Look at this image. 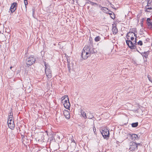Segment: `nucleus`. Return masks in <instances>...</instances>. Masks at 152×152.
<instances>
[{
    "label": "nucleus",
    "instance_id": "14",
    "mask_svg": "<svg viewBox=\"0 0 152 152\" xmlns=\"http://www.w3.org/2000/svg\"><path fill=\"white\" fill-rule=\"evenodd\" d=\"M85 55L83 54V50L82 51V53H81V57H82L84 59H86L89 56V55H86V54L85 53L84 54Z\"/></svg>",
    "mask_w": 152,
    "mask_h": 152
},
{
    "label": "nucleus",
    "instance_id": "8",
    "mask_svg": "<svg viewBox=\"0 0 152 152\" xmlns=\"http://www.w3.org/2000/svg\"><path fill=\"white\" fill-rule=\"evenodd\" d=\"M17 3H14L12 4L10 7V10L11 12L13 13L16 10V5Z\"/></svg>",
    "mask_w": 152,
    "mask_h": 152
},
{
    "label": "nucleus",
    "instance_id": "36",
    "mask_svg": "<svg viewBox=\"0 0 152 152\" xmlns=\"http://www.w3.org/2000/svg\"><path fill=\"white\" fill-rule=\"evenodd\" d=\"M107 14H109L110 15V16L111 15V14H113L112 13H110L109 12V13H107Z\"/></svg>",
    "mask_w": 152,
    "mask_h": 152
},
{
    "label": "nucleus",
    "instance_id": "35",
    "mask_svg": "<svg viewBox=\"0 0 152 152\" xmlns=\"http://www.w3.org/2000/svg\"><path fill=\"white\" fill-rule=\"evenodd\" d=\"M93 130H94V132L95 133V132L96 131V129L95 127H94L93 128Z\"/></svg>",
    "mask_w": 152,
    "mask_h": 152
},
{
    "label": "nucleus",
    "instance_id": "17",
    "mask_svg": "<svg viewBox=\"0 0 152 152\" xmlns=\"http://www.w3.org/2000/svg\"><path fill=\"white\" fill-rule=\"evenodd\" d=\"M44 64L45 68V70H48L50 69V66L48 64H46L45 62H44Z\"/></svg>",
    "mask_w": 152,
    "mask_h": 152
},
{
    "label": "nucleus",
    "instance_id": "40",
    "mask_svg": "<svg viewBox=\"0 0 152 152\" xmlns=\"http://www.w3.org/2000/svg\"><path fill=\"white\" fill-rule=\"evenodd\" d=\"M12 68V66H11V67H10V69H11Z\"/></svg>",
    "mask_w": 152,
    "mask_h": 152
},
{
    "label": "nucleus",
    "instance_id": "10",
    "mask_svg": "<svg viewBox=\"0 0 152 152\" xmlns=\"http://www.w3.org/2000/svg\"><path fill=\"white\" fill-rule=\"evenodd\" d=\"M131 139L133 141H136L139 139V137L137 135L134 134H129Z\"/></svg>",
    "mask_w": 152,
    "mask_h": 152
},
{
    "label": "nucleus",
    "instance_id": "23",
    "mask_svg": "<svg viewBox=\"0 0 152 152\" xmlns=\"http://www.w3.org/2000/svg\"><path fill=\"white\" fill-rule=\"evenodd\" d=\"M147 24H149V23H151L152 22V21H151V20L150 18H149L147 19Z\"/></svg>",
    "mask_w": 152,
    "mask_h": 152
},
{
    "label": "nucleus",
    "instance_id": "15",
    "mask_svg": "<svg viewBox=\"0 0 152 152\" xmlns=\"http://www.w3.org/2000/svg\"><path fill=\"white\" fill-rule=\"evenodd\" d=\"M113 34H116L118 32V29L116 27H114L112 29Z\"/></svg>",
    "mask_w": 152,
    "mask_h": 152
},
{
    "label": "nucleus",
    "instance_id": "6",
    "mask_svg": "<svg viewBox=\"0 0 152 152\" xmlns=\"http://www.w3.org/2000/svg\"><path fill=\"white\" fill-rule=\"evenodd\" d=\"M129 150L133 151L137 150V143L134 142H131L129 143Z\"/></svg>",
    "mask_w": 152,
    "mask_h": 152
},
{
    "label": "nucleus",
    "instance_id": "27",
    "mask_svg": "<svg viewBox=\"0 0 152 152\" xmlns=\"http://www.w3.org/2000/svg\"><path fill=\"white\" fill-rule=\"evenodd\" d=\"M137 44L140 45H142V41L140 40L138 42Z\"/></svg>",
    "mask_w": 152,
    "mask_h": 152
},
{
    "label": "nucleus",
    "instance_id": "4",
    "mask_svg": "<svg viewBox=\"0 0 152 152\" xmlns=\"http://www.w3.org/2000/svg\"><path fill=\"white\" fill-rule=\"evenodd\" d=\"M100 132L102 135L104 139L107 140L110 137V133L109 130L106 127L103 128L102 130L100 131Z\"/></svg>",
    "mask_w": 152,
    "mask_h": 152
},
{
    "label": "nucleus",
    "instance_id": "31",
    "mask_svg": "<svg viewBox=\"0 0 152 152\" xmlns=\"http://www.w3.org/2000/svg\"><path fill=\"white\" fill-rule=\"evenodd\" d=\"M148 78L149 81L152 83V80L151 79V78L150 77V76H149V75H148Z\"/></svg>",
    "mask_w": 152,
    "mask_h": 152
},
{
    "label": "nucleus",
    "instance_id": "21",
    "mask_svg": "<svg viewBox=\"0 0 152 152\" xmlns=\"http://www.w3.org/2000/svg\"><path fill=\"white\" fill-rule=\"evenodd\" d=\"M88 118L89 119H92L94 120L95 118L90 113L88 116Z\"/></svg>",
    "mask_w": 152,
    "mask_h": 152
},
{
    "label": "nucleus",
    "instance_id": "28",
    "mask_svg": "<svg viewBox=\"0 0 152 152\" xmlns=\"http://www.w3.org/2000/svg\"><path fill=\"white\" fill-rule=\"evenodd\" d=\"M110 17L113 19H114L115 18L114 13H113V14H111V15L110 16Z\"/></svg>",
    "mask_w": 152,
    "mask_h": 152
},
{
    "label": "nucleus",
    "instance_id": "32",
    "mask_svg": "<svg viewBox=\"0 0 152 152\" xmlns=\"http://www.w3.org/2000/svg\"><path fill=\"white\" fill-rule=\"evenodd\" d=\"M91 4L92 6L95 5H97V4L96 3H95V2H91Z\"/></svg>",
    "mask_w": 152,
    "mask_h": 152
},
{
    "label": "nucleus",
    "instance_id": "20",
    "mask_svg": "<svg viewBox=\"0 0 152 152\" xmlns=\"http://www.w3.org/2000/svg\"><path fill=\"white\" fill-rule=\"evenodd\" d=\"M138 123L136 122L134 123H133L132 124V127H137L138 125Z\"/></svg>",
    "mask_w": 152,
    "mask_h": 152
},
{
    "label": "nucleus",
    "instance_id": "37",
    "mask_svg": "<svg viewBox=\"0 0 152 152\" xmlns=\"http://www.w3.org/2000/svg\"><path fill=\"white\" fill-rule=\"evenodd\" d=\"M72 142H75V140H74V139H73L72 140Z\"/></svg>",
    "mask_w": 152,
    "mask_h": 152
},
{
    "label": "nucleus",
    "instance_id": "19",
    "mask_svg": "<svg viewBox=\"0 0 152 152\" xmlns=\"http://www.w3.org/2000/svg\"><path fill=\"white\" fill-rule=\"evenodd\" d=\"M101 38L99 36L96 37L94 39L95 41L96 42H97L100 40Z\"/></svg>",
    "mask_w": 152,
    "mask_h": 152
},
{
    "label": "nucleus",
    "instance_id": "12",
    "mask_svg": "<svg viewBox=\"0 0 152 152\" xmlns=\"http://www.w3.org/2000/svg\"><path fill=\"white\" fill-rule=\"evenodd\" d=\"M64 115L66 118L69 119L70 118L69 113L68 110H64Z\"/></svg>",
    "mask_w": 152,
    "mask_h": 152
},
{
    "label": "nucleus",
    "instance_id": "22",
    "mask_svg": "<svg viewBox=\"0 0 152 152\" xmlns=\"http://www.w3.org/2000/svg\"><path fill=\"white\" fill-rule=\"evenodd\" d=\"M134 37H135V40L134 41V43H133V44H134V45H135V46H136V43H137V34H136V36H134Z\"/></svg>",
    "mask_w": 152,
    "mask_h": 152
},
{
    "label": "nucleus",
    "instance_id": "33",
    "mask_svg": "<svg viewBox=\"0 0 152 152\" xmlns=\"http://www.w3.org/2000/svg\"><path fill=\"white\" fill-rule=\"evenodd\" d=\"M151 1V2H152V0H149V1H148V4L146 6V7H148L149 6H150V4H149V2H150V1Z\"/></svg>",
    "mask_w": 152,
    "mask_h": 152
},
{
    "label": "nucleus",
    "instance_id": "25",
    "mask_svg": "<svg viewBox=\"0 0 152 152\" xmlns=\"http://www.w3.org/2000/svg\"><path fill=\"white\" fill-rule=\"evenodd\" d=\"M148 28L150 29H152V22L149 24H148Z\"/></svg>",
    "mask_w": 152,
    "mask_h": 152
},
{
    "label": "nucleus",
    "instance_id": "18",
    "mask_svg": "<svg viewBox=\"0 0 152 152\" xmlns=\"http://www.w3.org/2000/svg\"><path fill=\"white\" fill-rule=\"evenodd\" d=\"M66 98L67 100H69V98L68 97V96L67 95H66L64 96H63L61 98L62 99V102H63V101H64L65 100V98Z\"/></svg>",
    "mask_w": 152,
    "mask_h": 152
},
{
    "label": "nucleus",
    "instance_id": "3",
    "mask_svg": "<svg viewBox=\"0 0 152 152\" xmlns=\"http://www.w3.org/2000/svg\"><path fill=\"white\" fill-rule=\"evenodd\" d=\"M13 113H10V115H9L8 119V125L9 128L12 130H13L15 128V124L13 120L12 119L13 117Z\"/></svg>",
    "mask_w": 152,
    "mask_h": 152
},
{
    "label": "nucleus",
    "instance_id": "1",
    "mask_svg": "<svg viewBox=\"0 0 152 152\" xmlns=\"http://www.w3.org/2000/svg\"><path fill=\"white\" fill-rule=\"evenodd\" d=\"M136 34L134 32L130 31L127 33L126 36V38L127 39L126 40V43L131 49H135L136 48L135 45L133 44V42L130 40V37L135 36Z\"/></svg>",
    "mask_w": 152,
    "mask_h": 152
},
{
    "label": "nucleus",
    "instance_id": "9",
    "mask_svg": "<svg viewBox=\"0 0 152 152\" xmlns=\"http://www.w3.org/2000/svg\"><path fill=\"white\" fill-rule=\"evenodd\" d=\"M45 73L46 76L48 78H50L52 77L51 71L50 69L48 70H45Z\"/></svg>",
    "mask_w": 152,
    "mask_h": 152
},
{
    "label": "nucleus",
    "instance_id": "34",
    "mask_svg": "<svg viewBox=\"0 0 152 152\" xmlns=\"http://www.w3.org/2000/svg\"><path fill=\"white\" fill-rule=\"evenodd\" d=\"M134 36L132 37H131L130 38V40H131V41H133L134 40Z\"/></svg>",
    "mask_w": 152,
    "mask_h": 152
},
{
    "label": "nucleus",
    "instance_id": "5",
    "mask_svg": "<svg viewBox=\"0 0 152 152\" xmlns=\"http://www.w3.org/2000/svg\"><path fill=\"white\" fill-rule=\"evenodd\" d=\"M35 61V58H34L33 56L30 57L26 59V63L28 66L33 64Z\"/></svg>",
    "mask_w": 152,
    "mask_h": 152
},
{
    "label": "nucleus",
    "instance_id": "26",
    "mask_svg": "<svg viewBox=\"0 0 152 152\" xmlns=\"http://www.w3.org/2000/svg\"><path fill=\"white\" fill-rule=\"evenodd\" d=\"M24 0V3L26 7V6L28 4V1L27 0Z\"/></svg>",
    "mask_w": 152,
    "mask_h": 152
},
{
    "label": "nucleus",
    "instance_id": "24",
    "mask_svg": "<svg viewBox=\"0 0 152 152\" xmlns=\"http://www.w3.org/2000/svg\"><path fill=\"white\" fill-rule=\"evenodd\" d=\"M146 10H145V12H150L149 10H151L152 9V7H146Z\"/></svg>",
    "mask_w": 152,
    "mask_h": 152
},
{
    "label": "nucleus",
    "instance_id": "16",
    "mask_svg": "<svg viewBox=\"0 0 152 152\" xmlns=\"http://www.w3.org/2000/svg\"><path fill=\"white\" fill-rule=\"evenodd\" d=\"M81 113L82 115L84 118H87L86 114L83 110H81Z\"/></svg>",
    "mask_w": 152,
    "mask_h": 152
},
{
    "label": "nucleus",
    "instance_id": "29",
    "mask_svg": "<svg viewBox=\"0 0 152 152\" xmlns=\"http://www.w3.org/2000/svg\"><path fill=\"white\" fill-rule=\"evenodd\" d=\"M91 2H92V1H91L90 0H87L86 1V4H91Z\"/></svg>",
    "mask_w": 152,
    "mask_h": 152
},
{
    "label": "nucleus",
    "instance_id": "2",
    "mask_svg": "<svg viewBox=\"0 0 152 152\" xmlns=\"http://www.w3.org/2000/svg\"><path fill=\"white\" fill-rule=\"evenodd\" d=\"M96 50L93 48H92L90 46H85L83 50V53L85 55V53L86 55H89V56L91 54L95 53L96 52Z\"/></svg>",
    "mask_w": 152,
    "mask_h": 152
},
{
    "label": "nucleus",
    "instance_id": "11",
    "mask_svg": "<svg viewBox=\"0 0 152 152\" xmlns=\"http://www.w3.org/2000/svg\"><path fill=\"white\" fill-rule=\"evenodd\" d=\"M135 49H136L137 51L139 52L140 53L141 55L144 57L145 58H147L148 57V55L149 54V52L148 51L147 52H145L144 53H140L137 49L136 48Z\"/></svg>",
    "mask_w": 152,
    "mask_h": 152
},
{
    "label": "nucleus",
    "instance_id": "39",
    "mask_svg": "<svg viewBox=\"0 0 152 152\" xmlns=\"http://www.w3.org/2000/svg\"><path fill=\"white\" fill-rule=\"evenodd\" d=\"M151 1H150V2H149V4H151Z\"/></svg>",
    "mask_w": 152,
    "mask_h": 152
},
{
    "label": "nucleus",
    "instance_id": "7",
    "mask_svg": "<svg viewBox=\"0 0 152 152\" xmlns=\"http://www.w3.org/2000/svg\"><path fill=\"white\" fill-rule=\"evenodd\" d=\"M63 102H62L64 107L66 109H69L70 107V104L69 102V99L67 100L66 99L64 101H63Z\"/></svg>",
    "mask_w": 152,
    "mask_h": 152
},
{
    "label": "nucleus",
    "instance_id": "30",
    "mask_svg": "<svg viewBox=\"0 0 152 152\" xmlns=\"http://www.w3.org/2000/svg\"><path fill=\"white\" fill-rule=\"evenodd\" d=\"M67 66H68V68L69 70V71H70L71 69V68H70V64L69 63L68 64Z\"/></svg>",
    "mask_w": 152,
    "mask_h": 152
},
{
    "label": "nucleus",
    "instance_id": "38",
    "mask_svg": "<svg viewBox=\"0 0 152 152\" xmlns=\"http://www.w3.org/2000/svg\"><path fill=\"white\" fill-rule=\"evenodd\" d=\"M140 143H137V146L138 145H140Z\"/></svg>",
    "mask_w": 152,
    "mask_h": 152
},
{
    "label": "nucleus",
    "instance_id": "13",
    "mask_svg": "<svg viewBox=\"0 0 152 152\" xmlns=\"http://www.w3.org/2000/svg\"><path fill=\"white\" fill-rule=\"evenodd\" d=\"M99 7H101V10H102L103 12L106 13H109V12H111L107 8L104 7H102L101 5L99 6Z\"/></svg>",
    "mask_w": 152,
    "mask_h": 152
}]
</instances>
